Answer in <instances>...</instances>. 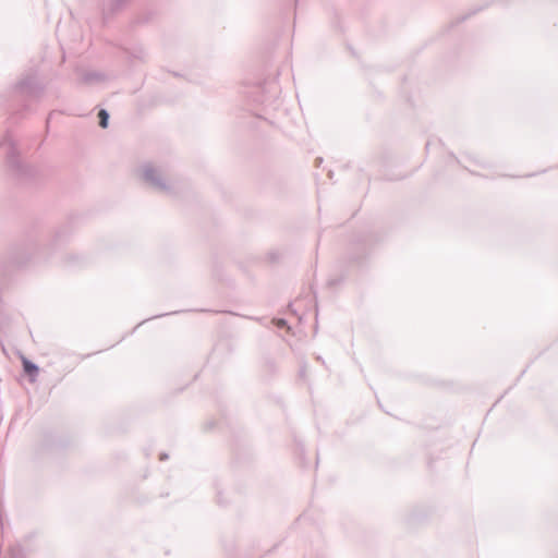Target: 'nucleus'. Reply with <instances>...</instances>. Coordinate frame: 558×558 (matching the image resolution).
I'll return each mask as SVG.
<instances>
[{
  "mask_svg": "<svg viewBox=\"0 0 558 558\" xmlns=\"http://www.w3.org/2000/svg\"><path fill=\"white\" fill-rule=\"evenodd\" d=\"M98 118L100 126L106 128L108 123V113L105 110H100L98 113Z\"/></svg>",
  "mask_w": 558,
  "mask_h": 558,
  "instance_id": "obj_2",
  "label": "nucleus"
},
{
  "mask_svg": "<svg viewBox=\"0 0 558 558\" xmlns=\"http://www.w3.org/2000/svg\"><path fill=\"white\" fill-rule=\"evenodd\" d=\"M23 367L24 371L29 375H35L38 371L36 365H34L32 362L25 359L23 360Z\"/></svg>",
  "mask_w": 558,
  "mask_h": 558,
  "instance_id": "obj_1",
  "label": "nucleus"
}]
</instances>
